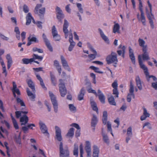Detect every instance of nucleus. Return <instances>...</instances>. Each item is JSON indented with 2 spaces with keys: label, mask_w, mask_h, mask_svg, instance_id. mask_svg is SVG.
Instances as JSON below:
<instances>
[{
  "label": "nucleus",
  "mask_w": 157,
  "mask_h": 157,
  "mask_svg": "<svg viewBox=\"0 0 157 157\" xmlns=\"http://www.w3.org/2000/svg\"><path fill=\"white\" fill-rule=\"evenodd\" d=\"M141 56L139 55L138 56V59L139 65L141 68L143 69L144 71V73L145 74L146 77L148 76L149 78L147 79V80L149 81V78H152L153 80L155 81L157 80V78L153 75H149L148 70L147 67L143 63L142 60L141 59Z\"/></svg>",
  "instance_id": "obj_1"
},
{
  "label": "nucleus",
  "mask_w": 157,
  "mask_h": 157,
  "mask_svg": "<svg viewBox=\"0 0 157 157\" xmlns=\"http://www.w3.org/2000/svg\"><path fill=\"white\" fill-rule=\"evenodd\" d=\"M59 157H69V151L67 146L63 148V143L61 142L59 145Z\"/></svg>",
  "instance_id": "obj_2"
},
{
  "label": "nucleus",
  "mask_w": 157,
  "mask_h": 157,
  "mask_svg": "<svg viewBox=\"0 0 157 157\" xmlns=\"http://www.w3.org/2000/svg\"><path fill=\"white\" fill-rule=\"evenodd\" d=\"M106 60L108 64H110L114 62L115 64H117L118 60L117 55L116 53L112 52L111 54L108 55L106 58Z\"/></svg>",
  "instance_id": "obj_3"
},
{
  "label": "nucleus",
  "mask_w": 157,
  "mask_h": 157,
  "mask_svg": "<svg viewBox=\"0 0 157 157\" xmlns=\"http://www.w3.org/2000/svg\"><path fill=\"white\" fill-rule=\"evenodd\" d=\"M59 81L60 82V83L59 85V91L60 94L61 96L63 97H65L66 94L67 90L65 84L63 82V80L60 79Z\"/></svg>",
  "instance_id": "obj_4"
},
{
  "label": "nucleus",
  "mask_w": 157,
  "mask_h": 157,
  "mask_svg": "<svg viewBox=\"0 0 157 157\" xmlns=\"http://www.w3.org/2000/svg\"><path fill=\"white\" fill-rule=\"evenodd\" d=\"M49 96L55 113L58 112V104L55 96L52 92H49Z\"/></svg>",
  "instance_id": "obj_5"
},
{
  "label": "nucleus",
  "mask_w": 157,
  "mask_h": 157,
  "mask_svg": "<svg viewBox=\"0 0 157 157\" xmlns=\"http://www.w3.org/2000/svg\"><path fill=\"white\" fill-rule=\"evenodd\" d=\"M134 86L132 84V83L131 81L130 82V87L129 90V93L128 94L127 97V101L128 102H130L131 100L132 96V98L134 99L135 98V95L134 93Z\"/></svg>",
  "instance_id": "obj_6"
},
{
  "label": "nucleus",
  "mask_w": 157,
  "mask_h": 157,
  "mask_svg": "<svg viewBox=\"0 0 157 157\" xmlns=\"http://www.w3.org/2000/svg\"><path fill=\"white\" fill-rule=\"evenodd\" d=\"M39 125L41 132L43 134H46L47 136L48 137L49 136V134L48 132V128L45 124L41 121H40Z\"/></svg>",
  "instance_id": "obj_7"
},
{
  "label": "nucleus",
  "mask_w": 157,
  "mask_h": 157,
  "mask_svg": "<svg viewBox=\"0 0 157 157\" xmlns=\"http://www.w3.org/2000/svg\"><path fill=\"white\" fill-rule=\"evenodd\" d=\"M146 14L149 20V22L150 24L151 28L152 29H154V25L152 20L153 19H154L153 15L152 13L151 12L150 10V12H149L147 8L146 9Z\"/></svg>",
  "instance_id": "obj_8"
},
{
  "label": "nucleus",
  "mask_w": 157,
  "mask_h": 157,
  "mask_svg": "<svg viewBox=\"0 0 157 157\" xmlns=\"http://www.w3.org/2000/svg\"><path fill=\"white\" fill-rule=\"evenodd\" d=\"M55 128L56 129V136L55 138L58 141H61L62 140L61 130L57 126H56Z\"/></svg>",
  "instance_id": "obj_9"
},
{
  "label": "nucleus",
  "mask_w": 157,
  "mask_h": 157,
  "mask_svg": "<svg viewBox=\"0 0 157 157\" xmlns=\"http://www.w3.org/2000/svg\"><path fill=\"white\" fill-rule=\"evenodd\" d=\"M147 49L146 48V47H144L143 49H142L143 53L142 55V57L144 60H147L150 59L149 53L147 52Z\"/></svg>",
  "instance_id": "obj_10"
},
{
  "label": "nucleus",
  "mask_w": 157,
  "mask_h": 157,
  "mask_svg": "<svg viewBox=\"0 0 157 157\" xmlns=\"http://www.w3.org/2000/svg\"><path fill=\"white\" fill-rule=\"evenodd\" d=\"M89 47L91 51L94 53L93 54H89L88 55V57L90 59V60H92L96 58L97 53L91 45H90Z\"/></svg>",
  "instance_id": "obj_11"
},
{
  "label": "nucleus",
  "mask_w": 157,
  "mask_h": 157,
  "mask_svg": "<svg viewBox=\"0 0 157 157\" xmlns=\"http://www.w3.org/2000/svg\"><path fill=\"white\" fill-rule=\"evenodd\" d=\"M86 93V90L85 88L84 87H82L78 95V99L79 101H81L83 99L84 96Z\"/></svg>",
  "instance_id": "obj_12"
},
{
  "label": "nucleus",
  "mask_w": 157,
  "mask_h": 157,
  "mask_svg": "<svg viewBox=\"0 0 157 157\" xmlns=\"http://www.w3.org/2000/svg\"><path fill=\"white\" fill-rule=\"evenodd\" d=\"M129 56L131 59L132 63L134 64H135V59L133 53V50L130 47L129 48Z\"/></svg>",
  "instance_id": "obj_13"
},
{
  "label": "nucleus",
  "mask_w": 157,
  "mask_h": 157,
  "mask_svg": "<svg viewBox=\"0 0 157 157\" xmlns=\"http://www.w3.org/2000/svg\"><path fill=\"white\" fill-rule=\"evenodd\" d=\"M33 127H35V125L34 124H28L27 126L22 127L21 129L25 133H27V132L29 130V128L33 129Z\"/></svg>",
  "instance_id": "obj_14"
},
{
  "label": "nucleus",
  "mask_w": 157,
  "mask_h": 157,
  "mask_svg": "<svg viewBox=\"0 0 157 157\" xmlns=\"http://www.w3.org/2000/svg\"><path fill=\"white\" fill-rule=\"evenodd\" d=\"M98 30L100 33L101 36L102 38V39L107 44H109V40L108 37L105 35L101 29L99 28L98 29Z\"/></svg>",
  "instance_id": "obj_15"
},
{
  "label": "nucleus",
  "mask_w": 157,
  "mask_h": 157,
  "mask_svg": "<svg viewBox=\"0 0 157 157\" xmlns=\"http://www.w3.org/2000/svg\"><path fill=\"white\" fill-rule=\"evenodd\" d=\"M98 93L99 94L98 95L99 100L101 103L104 104L105 103V98L103 93H101L100 90L98 89Z\"/></svg>",
  "instance_id": "obj_16"
},
{
  "label": "nucleus",
  "mask_w": 157,
  "mask_h": 157,
  "mask_svg": "<svg viewBox=\"0 0 157 157\" xmlns=\"http://www.w3.org/2000/svg\"><path fill=\"white\" fill-rule=\"evenodd\" d=\"M27 83L28 86L30 87L33 93H35L36 90L35 87V84L34 82L32 81L31 79H29L27 82Z\"/></svg>",
  "instance_id": "obj_17"
},
{
  "label": "nucleus",
  "mask_w": 157,
  "mask_h": 157,
  "mask_svg": "<svg viewBox=\"0 0 157 157\" xmlns=\"http://www.w3.org/2000/svg\"><path fill=\"white\" fill-rule=\"evenodd\" d=\"M45 11V8L44 7L38 10V14L39 16L40 19L41 20L44 19V15Z\"/></svg>",
  "instance_id": "obj_18"
},
{
  "label": "nucleus",
  "mask_w": 157,
  "mask_h": 157,
  "mask_svg": "<svg viewBox=\"0 0 157 157\" xmlns=\"http://www.w3.org/2000/svg\"><path fill=\"white\" fill-rule=\"evenodd\" d=\"M36 77L38 80H39L40 82V84L41 86L45 90H46L47 89L45 87L44 84L43 82V79L41 78L40 76L39 75L36 74Z\"/></svg>",
  "instance_id": "obj_19"
},
{
  "label": "nucleus",
  "mask_w": 157,
  "mask_h": 157,
  "mask_svg": "<svg viewBox=\"0 0 157 157\" xmlns=\"http://www.w3.org/2000/svg\"><path fill=\"white\" fill-rule=\"evenodd\" d=\"M69 25V22L66 19H64L63 26V31L64 33H68V31L67 28Z\"/></svg>",
  "instance_id": "obj_20"
},
{
  "label": "nucleus",
  "mask_w": 157,
  "mask_h": 157,
  "mask_svg": "<svg viewBox=\"0 0 157 157\" xmlns=\"http://www.w3.org/2000/svg\"><path fill=\"white\" fill-rule=\"evenodd\" d=\"M99 150L98 147L96 145L93 146V157H98Z\"/></svg>",
  "instance_id": "obj_21"
},
{
  "label": "nucleus",
  "mask_w": 157,
  "mask_h": 157,
  "mask_svg": "<svg viewBox=\"0 0 157 157\" xmlns=\"http://www.w3.org/2000/svg\"><path fill=\"white\" fill-rule=\"evenodd\" d=\"M54 66L56 67L59 73V75H60L62 69L61 66L59 65V63L57 60H55L54 61Z\"/></svg>",
  "instance_id": "obj_22"
},
{
  "label": "nucleus",
  "mask_w": 157,
  "mask_h": 157,
  "mask_svg": "<svg viewBox=\"0 0 157 157\" xmlns=\"http://www.w3.org/2000/svg\"><path fill=\"white\" fill-rule=\"evenodd\" d=\"M50 75L52 84L54 86H56V80L55 76L52 71H50Z\"/></svg>",
  "instance_id": "obj_23"
},
{
  "label": "nucleus",
  "mask_w": 157,
  "mask_h": 157,
  "mask_svg": "<svg viewBox=\"0 0 157 157\" xmlns=\"http://www.w3.org/2000/svg\"><path fill=\"white\" fill-rule=\"evenodd\" d=\"M6 58L7 60V68L9 69L13 62L12 59L10 54H9L6 56Z\"/></svg>",
  "instance_id": "obj_24"
},
{
  "label": "nucleus",
  "mask_w": 157,
  "mask_h": 157,
  "mask_svg": "<svg viewBox=\"0 0 157 157\" xmlns=\"http://www.w3.org/2000/svg\"><path fill=\"white\" fill-rule=\"evenodd\" d=\"M136 85L140 90H141L142 89V87L141 84V81L140 78L138 76H137L136 78Z\"/></svg>",
  "instance_id": "obj_25"
},
{
  "label": "nucleus",
  "mask_w": 157,
  "mask_h": 157,
  "mask_svg": "<svg viewBox=\"0 0 157 157\" xmlns=\"http://www.w3.org/2000/svg\"><path fill=\"white\" fill-rule=\"evenodd\" d=\"M27 93L30 99L32 101H34L36 98L35 95L31 92L28 88H27Z\"/></svg>",
  "instance_id": "obj_26"
},
{
  "label": "nucleus",
  "mask_w": 157,
  "mask_h": 157,
  "mask_svg": "<svg viewBox=\"0 0 157 157\" xmlns=\"http://www.w3.org/2000/svg\"><path fill=\"white\" fill-rule=\"evenodd\" d=\"M97 122L98 120L96 116L95 115H93L91 123V126L93 127H95Z\"/></svg>",
  "instance_id": "obj_27"
},
{
  "label": "nucleus",
  "mask_w": 157,
  "mask_h": 157,
  "mask_svg": "<svg viewBox=\"0 0 157 157\" xmlns=\"http://www.w3.org/2000/svg\"><path fill=\"white\" fill-rule=\"evenodd\" d=\"M26 25H29L31 23V20L33 18L31 14L30 13H28L26 16Z\"/></svg>",
  "instance_id": "obj_28"
},
{
  "label": "nucleus",
  "mask_w": 157,
  "mask_h": 157,
  "mask_svg": "<svg viewBox=\"0 0 157 157\" xmlns=\"http://www.w3.org/2000/svg\"><path fill=\"white\" fill-rule=\"evenodd\" d=\"M107 113L106 111H104L103 112L102 121L103 123L105 125L107 123Z\"/></svg>",
  "instance_id": "obj_29"
},
{
  "label": "nucleus",
  "mask_w": 157,
  "mask_h": 157,
  "mask_svg": "<svg viewBox=\"0 0 157 157\" xmlns=\"http://www.w3.org/2000/svg\"><path fill=\"white\" fill-rule=\"evenodd\" d=\"M22 61L23 63L24 64H28L29 63H31L34 61L33 59L32 58L30 59L23 58L22 59Z\"/></svg>",
  "instance_id": "obj_30"
},
{
  "label": "nucleus",
  "mask_w": 157,
  "mask_h": 157,
  "mask_svg": "<svg viewBox=\"0 0 157 157\" xmlns=\"http://www.w3.org/2000/svg\"><path fill=\"white\" fill-rule=\"evenodd\" d=\"M85 150L86 151H91V144L89 141H86Z\"/></svg>",
  "instance_id": "obj_31"
},
{
  "label": "nucleus",
  "mask_w": 157,
  "mask_h": 157,
  "mask_svg": "<svg viewBox=\"0 0 157 157\" xmlns=\"http://www.w3.org/2000/svg\"><path fill=\"white\" fill-rule=\"evenodd\" d=\"M108 101L109 104L112 105H116V103L115 101L114 98L113 96H111L108 98Z\"/></svg>",
  "instance_id": "obj_32"
},
{
  "label": "nucleus",
  "mask_w": 157,
  "mask_h": 157,
  "mask_svg": "<svg viewBox=\"0 0 157 157\" xmlns=\"http://www.w3.org/2000/svg\"><path fill=\"white\" fill-rule=\"evenodd\" d=\"M138 20L141 21L143 25H145V17L144 15V12H141V17L140 18V19Z\"/></svg>",
  "instance_id": "obj_33"
},
{
  "label": "nucleus",
  "mask_w": 157,
  "mask_h": 157,
  "mask_svg": "<svg viewBox=\"0 0 157 157\" xmlns=\"http://www.w3.org/2000/svg\"><path fill=\"white\" fill-rule=\"evenodd\" d=\"M90 104L92 109L97 112H98V109L96 103L94 101H93L90 102Z\"/></svg>",
  "instance_id": "obj_34"
},
{
  "label": "nucleus",
  "mask_w": 157,
  "mask_h": 157,
  "mask_svg": "<svg viewBox=\"0 0 157 157\" xmlns=\"http://www.w3.org/2000/svg\"><path fill=\"white\" fill-rule=\"evenodd\" d=\"M138 42L139 45L143 47L142 49H143L144 47H146V48H147V46L144 45L145 44V41L143 39L139 38L138 40Z\"/></svg>",
  "instance_id": "obj_35"
},
{
  "label": "nucleus",
  "mask_w": 157,
  "mask_h": 157,
  "mask_svg": "<svg viewBox=\"0 0 157 157\" xmlns=\"http://www.w3.org/2000/svg\"><path fill=\"white\" fill-rule=\"evenodd\" d=\"M74 129L73 128H70L67 133V136L69 137H72L74 135Z\"/></svg>",
  "instance_id": "obj_36"
},
{
  "label": "nucleus",
  "mask_w": 157,
  "mask_h": 157,
  "mask_svg": "<svg viewBox=\"0 0 157 157\" xmlns=\"http://www.w3.org/2000/svg\"><path fill=\"white\" fill-rule=\"evenodd\" d=\"M29 121V118L26 115H23L22 117H21L20 118V121L21 122H24L25 121V123H28Z\"/></svg>",
  "instance_id": "obj_37"
},
{
  "label": "nucleus",
  "mask_w": 157,
  "mask_h": 157,
  "mask_svg": "<svg viewBox=\"0 0 157 157\" xmlns=\"http://www.w3.org/2000/svg\"><path fill=\"white\" fill-rule=\"evenodd\" d=\"M64 17V15L63 13L56 15V17L58 20V21L61 24L63 23L62 20Z\"/></svg>",
  "instance_id": "obj_38"
},
{
  "label": "nucleus",
  "mask_w": 157,
  "mask_h": 157,
  "mask_svg": "<svg viewBox=\"0 0 157 157\" xmlns=\"http://www.w3.org/2000/svg\"><path fill=\"white\" fill-rule=\"evenodd\" d=\"M16 101L17 103H19L20 104L21 106H24V108L25 107V104L23 101L20 98L17 97L16 98Z\"/></svg>",
  "instance_id": "obj_39"
},
{
  "label": "nucleus",
  "mask_w": 157,
  "mask_h": 157,
  "mask_svg": "<svg viewBox=\"0 0 157 157\" xmlns=\"http://www.w3.org/2000/svg\"><path fill=\"white\" fill-rule=\"evenodd\" d=\"M120 29V26L117 23L115 24L113 28V32L116 33L117 32L119 33V30Z\"/></svg>",
  "instance_id": "obj_40"
},
{
  "label": "nucleus",
  "mask_w": 157,
  "mask_h": 157,
  "mask_svg": "<svg viewBox=\"0 0 157 157\" xmlns=\"http://www.w3.org/2000/svg\"><path fill=\"white\" fill-rule=\"evenodd\" d=\"M90 68L94 70L96 72L100 74H103V73L102 71H99V69L97 67H96L94 66H91Z\"/></svg>",
  "instance_id": "obj_41"
},
{
  "label": "nucleus",
  "mask_w": 157,
  "mask_h": 157,
  "mask_svg": "<svg viewBox=\"0 0 157 157\" xmlns=\"http://www.w3.org/2000/svg\"><path fill=\"white\" fill-rule=\"evenodd\" d=\"M69 109L73 113H75L76 111V109L73 104L69 105Z\"/></svg>",
  "instance_id": "obj_42"
},
{
  "label": "nucleus",
  "mask_w": 157,
  "mask_h": 157,
  "mask_svg": "<svg viewBox=\"0 0 157 157\" xmlns=\"http://www.w3.org/2000/svg\"><path fill=\"white\" fill-rule=\"evenodd\" d=\"M43 57L42 56H39L37 55L33 54V58L32 59H33V60L36 59H37L40 61H41L43 59Z\"/></svg>",
  "instance_id": "obj_43"
},
{
  "label": "nucleus",
  "mask_w": 157,
  "mask_h": 157,
  "mask_svg": "<svg viewBox=\"0 0 157 157\" xmlns=\"http://www.w3.org/2000/svg\"><path fill=\"white\" fill-rule=\"evenodd\" d=\"M77 7L78 8L79 11L81 13H83V10L82 6L81 4L79 3H77L76 4Z\"/></svg>",
  "instance_id": "obj_44"
},
{
  "label": "nucleus",
  "mask_w": 157,
  "mask_h": 157,
  "mask_svg": "<svg viewBox=\"0 0 157 157\" xmlns=\"http://www.w3.org/2000/svg\"><path fill=\"white\" fill-rule=\"evenodd\" d=\"M103 140L104 142L107 144H109V138L107 135L104 134L103 135Z\"/></svg>",
  "instance_id": "obj_45"
},
{
  "label": "nucleus",
  "mask_w": 157,
  "mask_h": 157,
  "mask_svg": "<svg viewBox=\"0 0 157 157\" xmlns=\"http://www.w3.org/2000/svg\"><path fill=\"white\" fill-rule=\"evenodd\" d=\"M53 36V39L56 41H59L61 40L60 36L58 34H56Z\"/></svg>",
  "instance_id": "obj_46"
},
{
  "label": "nucleus",
  "mask_w": 157,
  "mask_h": 157,
  "mask_svg": "<svg viewBox=\"0 0 157 157\" xmlns=\"http://www.w3.org/2000/svg\"><path fill=\"white\" fill-rule=\"evenodd\" d=\"M127 135L128 136H132V128L129 127L127 129Z\"/></svg>",
  "instance_id": "obj_47"
},
{
  "label": "nucleus",
  "mask_w": 157,
  "mask_h": 157,
  "mask_svg": "<svg viewBox=\"0 0 157 157\" xmlns=\"http://www.w3.org/2000/svg\"><path fill=\"white\" fill-rule=\"evenodd\" d=\"M42 6V5L41 4H37L36 5L34 10L35 13H38V9Z\"/></svg>",
  "instance_id": "obj_48"
},
{
  "label": "nucleus",
  "mask_w": 157,
  "mask_h": 157,
  "mask_svg": "<svg viewBox=\"0 0 157 157\" xmlns=\"http://www.w3.org/2000/svg\"><path fill=\"white\" fill-rule=\"evenodd\" d=\"M75 42H73L72 43H70V45L68 48V51L70 52L71 51L75 45Z\"/></svg>",
  "instance_id": "obj_49"
},
{
  "label": "nucleus",
  "mask_w": 157,
  "mask_h": 157,
  "mask_svg": "<svg viewBox=\"0 0 157 157\" xmlns=\"http://www.w3.org/2000/svg\"><path fill=\"white\" fill-rule=\"evenodd\" d=\"M63 67L65 69H67L69 71H71V70L67 62L62 64Z\"/></svg>",
  "instance_id": "obj_50"
},
{
  "label": "nucleus",
  "mask_w": 157,
  "mask_h": 157,
  "mask_svg": "<svg viewBox=\"0 0 157 157\" xmlns=\"http://www.w3.org/2000/svg\"><path fill=\"white\" fill-rule=\"evenodd\" d=\"M52 32L53 36L55 35L56 34H58L55 25H53L52 27Z\"/></svg>",
  "instance_id": "obj_51"
},
{
  "label": "nucleus",
  "mask_w": 157,
  "mask_h": 157,
  "mask_svg": "<svg viewBox=\"0 0 157 157\" xmlns=\"http://www.w3.org/2000/svg\"><path fill=\"white\" fill-rule=\"evenodd\" d=\"M56 15L57 14L63 13L62 10L58 6L56 7Z\"/></svg>",
  "instance_id": "obj_52"
},
{
  "label": "nucleus",
  "mask_w": 157,
  "mask_h": 157,
  "mask_svg": "<svg viewBox=\"0 0 157 157\" xmlns=\"http://www.w3.org/2000/svg\"><path fill=\"white\" fill-rule=\"evenodd\" d=\"M46 46H47L48 48L49 49L51 52L53 51V49L52 46L51 45L50 42H48L46 43H45Z\"/></svg>",
  "instance_id": "obj_53"
},
{
  "label": "nucleus",
  "mask_w": 157,
  "mask_h": 157,
  "mask_svg": "<svg viewBox=\"0 0 157 157\" xmlns=\"http://www.w3.org/2000/svg\"><path fill=\"white\" fill-rule=\"evenodd\" d=\"M144 112L143 114L146 117H149L150 114L147 112L146 109L145 108H143Z\"/></svg>",
  "instance_id": "obj_54"
},
{
  "label": "nucleus",
  "mask_w": 157,
  "mask_h": 157,
  "mask_svg": "<svg viewBox=\"0 0 157 157\" xmlns=\"http://www.w3.org/2000/svg\"><path fill=\"white\" fill-rule=\"evenodd\" d=\"M33 52L37 51L39 53H42L43 51L42 49L38 48L36 47H34L33 49Z\"/></svg>",
  "instance_id": "obj_55"
},
{
  "label": "nucleus",
  "mask_w": 157,
  "mask_h": 157,
  "mask_svg": "<svg viewBox=\"0 0 157 157\" xmlns=\"http://www.w3.org/2000/svg\"><path fill=\"white\" fill-rule=\"evenodd\" d=\"M23 10L24 12L26 13H28L29 11V9L28 6L25 4L23 6Z\"/></svg>",
  "instance_id": "obj_56"
},
{
  "label": "nucleus",
  "mask_w": 157,
  "mask_h": 157,
  "mask_svg": "<svg viewBox=\"0 0 157 157\" xmlns=\"http://www.w3.org/2000/svg\"><path fill=\"white\" fill-rule=\"evenodd\" d=\"M118 84L117 81L115 80L112 84V86L114 89L117 88Z\"/></svg>",
  "instance_id": "obj_57"
},
{
  "label": "nucleus",
  "mask_w": 157,
  "mask_h": 157,
  "mask_svg": "<svg viewBox=\"0 0 157 157\" xmlns=\"http://www.w3.org/2000/svg\"><path fill=\"white\" fill-rule=\"evenodd\" d=\"M113 94L116 95L115 97H118L119 92L117 90V88L114 89L113 90Z\"/></svg>",
  "instance_id": "obj_58"
},
{
  "label": "nucleus",
  "mask_w": 157,
  "mask_h": 157,
  "mask_svg": "<svg viewBox=\"0 0 157 157\" xmlns=\"http://www.w3.org/2000/svg\"><path fill=\"white\" fill-rule=\"evenodd\" d=\"M42 37L43 39V40L45 42V43H46L49 41L48 40V39L47 38V36L44 33H43L42 35Z\"/></svg>",
  "instance_id": "obj_59"
},
{
  "label": "nucleus",
  "mask_w": 157,
  "mask_h": 157,
  "mask_svg": "<svg viewBox=\"0 0 157 157\" xmlns=\"http://www.w3.org/2000/svg\"><path fill=\"white\" fill-rule=\"evenodd\" d=\"M12 122L13 124L14 127L15 129H18L19 128V127L16 120H15L13 121Z\"/></svg>",
  "instance_id": "obj_60"
},
{
  "label": "nucleus",
  "mask_w": 157,
  "mask_h": 157,
  "mask_svg": "<svg viewBox=\"0 0 157 157\" xmlns=\"http://www.w3.org/2000/svg\"><path fill=\"white\" fill-rule=\"evenodd\" d=\"M21 111H17L15 112L16 115V117L17 118H18L21 115Z\"/></svg>",
  "instance_id": "obj_61"
},
{
  "label": "nucleus",
  "mask_w": 157,
  "mask_h": 157,
  "mask_svg": "<svg viewBox=\"0 0 157 157\" xmlns=\"http://www.w3.org/2000/svg\"><path fill=\"white\" fill-rule=\"evenodd\" d=\"M107 126L108 128V130L110 132L112 131V129L111 128V124L110 122L109 121L107 122Z\"/></svg>",
  "instance_id": "obj_62"
},
{
  "label": "nucleus",
  "mask_w": 157,
  "mask_h": 157,
  "mask_svg": "<svg viewBox=\"0 0 157 157\" xmlns=\"http://www.w3.org/2000/svg\"><path fill=\"white\" fill-rule=\"evenodd\" d=\"M69 42L70 43H72L73 42H75L73 41V37L72 33H71L69 34Z\"/></svg>",
  "instance_id": "obj_63"
},
{
  "label": "nucleus",
  "mask_w": 157,
  "mask_h": 157,
  "mask_svg": "<svg viewBox=\"0 0 157 157\" xmlns=\"http://www.w3.org/2000/svg\"><path fill=\"white\" fill-rule=\"evenodd\" d=\"M151 86L155 90H157V82H153L151 83Z\"/></svg>",
  "instance_id": "obj_64"
}]
</instances>
